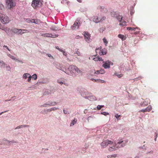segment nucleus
Returning a JSON list of instances; mask_svg holds the SVG:
<instances>
[{"mask_svg": "<svg viewBox=\"0 0 158 158\" xmlns=\"http://www.w3.org/2000/svg\"><path fill=\"white\" fill-rule=\"evenodd\" d=\"M53 64L57 69L73 77L77 76L78 75H81L82 72L81 70L79 69L76 66L73 65H70L68 68V70H67L65 68L63 67L57 62H54Z\"/></svg>", "mask_w": 158, "mask_h": 158, "instance_id": "nucleus-1", "label": "nucleus"}, {"mask_svg": "<svg viewBox=\"0 0 158 158\" xmlns=\"http://www.w3.org/2000/svg\"><path fill=\"white\" fill-rule=\"evenodd\" d=\"M128 140H123L122 139H118L114 141V148L112 147H110L109 148V150L110 151H113L115 150L114 148L116 147L117 148H120L123 147L126 144V143L128 142Z\"/></svg>", "mask_w": 158, "mask_h": 158, "instance_id": "nucleus-2", "label": "nucleus"}, {"mask_svg": "<svg viewBox=\"0 0 158 158\" xmlns=\"http://www.w3.org/2000/svg\"><path fill=\"white\" fill-rule=\"evenodd\" d=\"M6 7L8 9H11L15 6L16 3L14 0H6Z\"/></svg>", "mask_w": 158, "mask_h": 158, "instance_id": "nucleus-3", "label": "nucleus"}, {"mask_svg": "<svg viewBox=\"0 0 158 158\" xmlns=\"http://www.w3.org/2000/svg\"><path fill=\"white\" fill-rule=\"evenodd\" d=\"M0 19L1 22L3 24L8 23L10 21V20L8 16L5 15L1 13L0 14Z\"/></svg>", "mask_w": 158, "mask_h": 158, "instance_id": "nucleus-4", "label": "nucleus"}, {"mask_svg": "<svg viewBox=\"0 0 158 158\" xmlns=\"http://www.w3.org/2000/svg\"><path fill=\"white\" fill-rule=\"evenodd\" d=\"M111 15L112 17L116 18L119 22H121L123 20L122 16L118 13L113 11L111 12Z\"/></svg>", "mask_w": 158, "mask_h": 158, "instance_id": "nucleus-5", "label": "nucleus"}, {"mask_svg": "<svg viewBox=\"0 0 158 158\" xmlns=\"http://www.w3.org/2000/svg\"><path fill=\"white\" fill-rule=\"evenodd\" d=\"M105 17H103L102 18H98L97 16H93L90 18V20L92 21H93L96 23H98L101 22L106 19Z\"/></svg>", "mask_w": 158, "mask_h": 158, "instance_id": "nucleus-6", "label": "nucleus"}, {"mask_svg": "<svg viewBox=\"0 0 158 158\" xmlns=\"http://www.w3.org/2000/svg\"><path fill=\"white\" fill-rule=\"evenodd\" d=\"M42 0H33L31 4L32 6L34 8L40 6L42 4Z\"/></svg>", "mask_w": 158, "mask_h": 158, "instance_id": "nucleus-7", "label": "nucleus"}, {"mask_svg": "<svg viewBox=\"0 0 158 158\" xmlns=\"http://www.w3.org/2000/svg\"><path fill=\"white\" fill-rule=\"evenodd\" d=\"M81 23L80 22L79 20L77 19L74 22L73 25L71 27V28L73 30H75L78 29L80 26Z\"/></svg>", "mask_w": 158, "mask_h": 158, "instance_id": "nucleus-8", "label": "nucleus"}, {"mask_svg": "<svg viewBox=\"0 0 158 158\" xmlns=\"http://www.w3.org/2000/svg\"><path fill=\"white\" fill-rule=\"evenodd\" d=\"M103 64L102 66L105 69H109L110 68V65H112L113 64V63L109 60H107L106 62L103 61Z\"/></svg>", "mask_w": 158, "mask_h": 158, "instance_id": "nucleus-9", "label": "nucleus"}, {"mask_svg": "<svg viewBox=\"0 0 158 158\" xmlns=\"http://www.w3.org/2000/svg\"><path fill=\"white\" fill-rule=\"evenodd\" d=\"M101 49H102L101 47H100L98 48H96V52H97V51L100 50H99V52H98V53L99 54V55L101 56V55H104L106 54V49H104L101 50Z\"/></svg>", "mask_w": 158, "mask_h": 158, "instance_id": "nucleus-10", "label": "nucleus"}, {"mask_svg": "<svg viewBox=\"0 0 158 158\" xmlns=\"http://www.w3.org/2000/svg\"><path fill=\"white\" fill-rule=\"evenodd\" d=\"M49 82L48 79V78H43L41 80H38L37 83H42V84H46Z\"/></svg>", "mask_w": 158, "mask_h": 158, "instance_id": "nucleus-11", "label": "nucleus"}, {"mask_svg": "<svg viewBox=\"0 0 158 158\" xmlns=\"http://www.w3.org/2000/svg\"><path fill=\"white\" fill-rule=\"evenodd\" d=\"M80 93L82 97L87 99L88 98L89 96V93L85 92H80Z\"/></svg>", "mask_w": 158, "mask_h": 158, "instance_id": "nucleus-12", "label": "nucleus"}, {"mask_svg": "<svg viewBox=\"0 0 158 158\" xmlns=\"http://www.w3.org/2000/svg\"><path fill=\"white\" fill-rule=\"evenodd\" d=\"M98 9L100 10V11L103 13H106L107 11V8L103 6H99L98 7Z\"/></svg>", "mask_w": 158, "mask_h": 158, "instance_id": "nucleus-13", "label": "nucleus"}, {"mask_svg": "<svg viewBox=\"0 0 158 158\" xmlns=\"http://www.w3.org/2000/svg\"><path fill=\"white\" fill-rule=\"evenodd\" d=\"M84 33L85 40L88 42H89V41L90 39L89 33L87 32H84Z\"/></svg>", "mask_w": 158, "mask_h": 158, "instance_id": "nucleus-14", "label": "nucleus"}, {"mask_svg": "<svg viewBox=\"0 0 158 158\" xmlns=\"http://www.w3.org/2000/svg\"><path fill=\"white\" fill-rule=\"evenodd\" d=\"M58 103V102H56L54 101H48L47 102V106H54Z\"/></svg>", "mask_w": 158, "mask_h": 158, "instance_id": "nucleus-15", "label": "nucleus"}, {"mask_svg": "<svg viewBox=\"0 0 158 158\" xmlns=\"http://www.w3.org/2000/svg\"><path fill=\"white\" fill-rule=\"evenodd\" d=\"M101 145L102 148H104L106 147L108 145V142H107V140H106L103 141L101 143Z\"/></svg>", "mask_w": 158, "mask_h": 158, "instance_id": "nucleus-16", "label": "nucleus"}, {"mask_svg": "<svg viewBox=\"0 0 158 158\" xmlns=\"http://www.w3.org/2000/svg\"><path fill=\"white\" fill-rule=\"evenodd\" d=\"M87 99L91 101H94L97 100L95 96L93 95L90 96V94L88 98Z\"/></svg>", "mask_w": 158, "mask_h": 158, "instance_id": "nucleus-17", "label": "nucleus"}, {"mask_svg": "<svg viewBox=\"0 0 158 158\" xmlns=\"http://www.w3.org/2000/svg\"><path fill=\"white\" fill-rule=\"evenodd\" d=\"M6 64L2 60H0V67L1 68H4Z\"/></svg>", "mask_w": 158, "mask_h": 158, "instance_id": "nucleus-18", "label": "nucleus"}, {"mask_svg": "<svg viewBox=\"0 0 158 158\" xmlns=\"http://www.w3.org/2000/svg\"><path fill=\"white\" fill-rule=\"evenodd\" d=\"M1 144H2V145L4 144L7 145L10 144V141L7 140H4L2 142Z\"/></svg>", "mask_w": 158, "mask_h": 158, "instance_id": "nucleus-19", "label": "nucleus"}, {"mask_svg": "<svg viewBox=\"0 0 158 158\" xmlns=\"http://www.w3.org/2000/svg\"><path fill=\"white\" fill-rule=\"evenodd\" d=\"M77 120L76 118H74V119L73 120L70 124V126H72L74 125L77 122Z\"/></svg>", "mask_w": 158, "mask_h": 158, "instance_id": "nucleus-20", "label": "nucleus"}, {"mask_svg": "<svg viewBox=\"0 0 158 158\" xmlns=\"http://www.w3.org/2000/svg\"><path fill=\"white\" fill-rule=\"evenodd\" d=\"M50 29L54 31H56L57 30H60L59 29V28L56 27L55 26H52L50 28Z\"/></svg>", "mask_w": 158, "mask_h": 158, "instance_id": "nucleus-21", "label": "nucleus"}, {"mask_svg": "<svg viewBox=\"0 0 158 158\" xmlns=\"http://www.w3.org/2000/svg\"><path fill=\"white\" fill-rule=\"evenodd\" d=\"M58 109H59V108H58L54 107H52L51 108H50V109H48L47 110V111L48 112H50L52 111H55L56 110Z\"/></svg>", "mask_w": 158, "mask_h": 158, "instance_id": "nucleus-22", "label": "nucleus"}, {"mask_svg": "<svg viewBox=\"0 0 158 158\" xmlns=\"http://www.w3.org/2000/svg\"><path fill=\"white\" fill-rule=\"evenodd\" d=\"M118 37L119 38H121L123 40H125L126 38V37L123 35L120 34H119L118 35Z\"/></svg>", "mask_w": 158, "mask_h": 158, "instance_id": "nucleus-23", "label": "nucleus"}, {"mask_svg": "<svg viewBox=\"0 0 158 158\" xmlns=\"http://www.w3.org/2000/svg\"><path fill=\"white\" fill-rule=\"evenodd\" d=\"M91 80L92 81L94 80L95 82H98V81L100 82L101 83H104L105 82V81L104 80H101L100 79H94L93 78H91Z\"/></svg>", "mask_w": 158, "mask_h": 158, "instance_id": "nucleus-24", "label": "nucleus"}, {"mask_svg": "<svg viewBox=\"0 0 158 158\" xmlns=\"http://www.w3.org/2000/svg\"><path fill=\"white\" fill-rule=\"evenodd\" d=\"M57 82L58 83H59L61 85L64 84L66 86H68V84L67 83H65L64 81H60L59 80H57Z\"/></svg>", "mask_w": 158, "mask_h": 158, "instance_id": "nucleus-25", "label": "nucleus"}, {"mask_svg": "<svg viewBox=\"0 0 158 158\" xmlns=\"http://www.w3.org/2000/svg\"><path fill=\"white\" fill-rule=\"evenodd\" d=\"M130 13L131 15H132L135 12L134 10V7L133 6H132L130 8Z\"/></svg>", "mask_w": 158, "mask_h": 158, "instance_id": "nucleus-26", "label": "nucleus"}, {"mask_svg": "<svg viewBox=\"0 0 158 158\" xmlns=\"http://www.w3.org/2000/svg\"><path fill=\"white\" fill-rule=\"evenodd\" d=\"M51 91L50 90H47L45 91L43 93V95H47L51 94Z\"/></svg>", "mask_w": 158, "mask_h": 158, "instance_id": "nucleus-27", "label": "nucleus"}, {"mask_svg": "<svg viewBox=\"0 0 158 158\" xmlns=\"http://www.w3.org/2000/svg\"><path fill=\"white\" fill-rule=\"evenodd\" d=\"M136 29H139V28L138 27L134 28L133 27H127V29L128 30H132V31H135Z\"/></svg>", "mask_w": 158, "mask_h": 158, "instance_id": "nucleus-28", "label": "nucleus"}, {"mask_svg": "<svg viewBox=\"0 0 158 158\" xmlns=\"http://www.w3.org/2000/svg\"><path fill=\"white\" fill-rule=\"evenodd\" d=\"M63 111L64 114H70V112L67 109L65 110L64 109H63Z\"/></svg>", "mask_w": 158, "mask_h": 158, "instance_id": "nucleus-29", "label": "nucleus"}, {"mask_svg": "<svg viewBox=\"0 0 158 158\" xmlns=\"http://www.w3.org/2000/svg\"><path fill=\"white\" fill-rule=\"evenodd\" d=\"M8 56L9 57L11 58L12 60H18V59H16L15 56H13L11 55L10 54H8Z\"/></svg>", "mask_w": 158, "mask_h": 158, "instance_id": "nucleus-30", "label": "nucleus"}, {"mask_svg": "<svg viewBox=\"0 0 158 158\" xmlns=\"http://www.w3.org/2000/svg\"><path fill=\"white\" fill-rule=\"evenodd\" d=\"M29 75L30 74L28 73H25L23 74V77L24 79H26Z\"/></svg>", "mask_w": 158, "mask_h": 158, "instance_id": "nucleus-31", "label": "nucleus"}, {"mask_svg": "<svg viewBox=\"0 0 158 158\" xmlns=\"http://www.w3.org/2000/svg\"><path fill=\"white\" fill-rule=\"evenodd\" d=\"M122 23H120L119 25L122 26H125L126 25V22L124 20H122Z\"/></svg>", "mask_w": 158, "mask_h": 158, "instance_id": "nucleus-32", "label": "nucleus"}, {"mask_svg": "<svg viewBox=\"0 0 158 158\" xmlns=\"http://www.w3.org/2000/svg\"><path fill=\"white\" fill-rule=\"evenodd\" d=\"M4 9V6L1 3H0V11L3 10Z\"/></svg>", "mask_w": 158, "mask_h": 158, "instance_id": "nucleus-33", "label": "nucleus"}, {"mask_svg": "<svg viewBox=\"0 0 158 158\" xmlns=\"http://www.w3.org/2000/svg\"><path fill=\"white\" fill-rule=\"evenodd\" d=\"M32 78L34 79V80H36L37 78V75L35 74H33L32 76Z\"/></svg>", "mask_w": 158, "mask_h": 158, "instance_id": "nucleus-34", "label": "nucleus"}, {"mask_svg": "<svg viewBox=\"0 0 158 158\" xmlns=\"http://www.w3.org/2000/svg\"><path fill=\"white\" fill-rule=\"evenodd\" d=\"M5 68H6L7 71H10V67L9 65H7V64H6V65L5 66Z\"/></svg>", "mask_w": 158, "mask_h": 158, "instance_id": "nucleus-35", "label": "nucleus"}, {"mask_svg": "<svg viewBox=\"0 0 158 158\" xmlns=\"http://www.w3.org/2000/svg\"><path fill=\"white\" fill-rule=\"evenodd\" d=\"M48 35H49L48 33H43L41 34V35L42 36L48 37L49 36Z\"/></svg>", "mask_w": 158, "mask_h": 158, "instance_id": "nucleus-36", "label": "nucleus"}, {"mask_svg": "<svg viewBox=\"0 0 158 158\" xmlns=\"http://www.w3.org/2000/svg\"><path fill=\"white\" fill-rule=\"evenodd\" d=\"M96 60H97V61H98V60L99 61H103V60H102V58L101 57H100L99 56H98L96 58Z\"/></svg>", "mask_w": 158, "mask_h": 158, "instance_id": "nucleus-37", "label": "nucleus"}, {"mask_svg": "<svg viewBox=\"0 0 158 158\" xmlns=\"http://www.w3.org/2000/svg\"><path fill=\"white\" fill-rule=\"evenodd\" d=\"M22 34L23 33H27L29 32V31L27 30L22 29Z\"/></svg>", "mask_w": 158, "mask_h": 158, "instance_id": "nucleus-38", "label": "nucleus"}, {"mask_svg": "<svg viewBox=\"0 0 158 158\" xmlns=\"http://www.w3.org/2000/svg\"><path fill=\"white\" fill-rule=\"evenodd\" d=\"M147 147L145 146V145H143V146H140L139 147V148L140 149H142L143 150H146V149Z\"/></svg>", "mask_w": 158, "mask_h": 158, "instance_id": "nucleus-39", "label": "nucleus"}, {"mask_svg": "<svg viewBox=\"0 0 158 158\" xmlns=\"http://www.w3.org/2000/svg\"><path fill=\"white\" fill-rule=\"evenodd\" d=\"M103 42L105 44V45H106L108 43V41L105 38H104L103 39Z\"/></svg>", "mask_w": 158, "mask_h": 158, "instance_id": "nucleus-40", "label": "nucleus"}, {"mask_svg": "<svg viewBox=\"0 0 158 158\" xmlns=\"http://www.w3.org/2000/svg\"><path fill=\"white\" fill-rule=\"evenodd\" d=\"M24 21L27 22L28 23H30L31 22V20L29 19H24Z\"/></svg>", "mask_w": 158, "mask_h": 158, "instance_id": "nucleus-41", "label": "nucleus"}, {"mask_svg": "<svg viewBox=\"0 0 158 158\" xmlns=\"http://www.w3.org/2000/svg\"><path fill=\"white\" fill-rule=\"evenodd\" d=\"M100 74H103L105 73V71L104 69H102L99 70Z\"/></svg>", "mask_w": 158, "mask_h": 158, "instance_id": "nucleus-42", "label": "nucleus"}, {"mask_svg": "<svg viewBox=\"0 0 158 158\" xmlns=\"http://www.w3.org/2000/svg\"><path fill=\"white\" fill-rule=\"evenodd\" d=\"M103 106H104L103 105H98L97 106V109L98 110H100V109H101V108L102 107H103Z\"/></svg>", "mask_w": 158, "mask_h": 158, "instance_id": "nucleus-43", "label": "nucleus"}, {"mask_svg": "<svg viewBox=\"0 0 158 158\" xmlns=\"http://www.w3.org/2000/svg\"><path fill=\"white\" fill-rule=\"evenodd\" d=\"M146 108L147 109V111H149L151 110V106H149Z\"/></svg>", "mask_w": 158, "mask_h": 158, "instance_id": "nucleus-44", "label": "nucleus"}, {"mask_svg": "<svg viewBox=\"0 0 158 158\" xmlns=\"http://www.w3.org/2000/svg\"><path fill=\"white\" fill-rule=\"evenodd\" d=\"M101 114H103L105 116H106L107 115H108L109 114L108 113L106 112H101Z\"/></svg>", "mask_w": 158, "mask_h": 158, "instance_id": "nucleus-45", "label": "nucleus"}, {"mask_svg": "<svg viewBox=\"0 0 158 158\" xmlns=\"http://www.w3.org/2000/svg\"><path fill=\"white\" fill-rule=\"evenodd\" d=\"M105 30V28L103 27L100 28L99 31L100 33H102Z\"/></svg>", "mask_w": 158, "mask_h": 158, "instance_id": "nucleus-46", "label": "nucleus"}, {"mask_svg": "<svg viewBox=\"0 0 158 158\" xmlns=\"http://www.w3.org/2000/svg\"><path fill=\"white\" fill-rule=\"evenodd\" d=\"M59 35L57 34H52V38H56L58 37V36Z\"/></svg>", "mask_w": 158, "mask_h": 158, "instance_id": "nucleus-47", "label": "nucleus"}, {"mask_svg": "<svg viewBox=\"0 0 158 158\" xmlns=\"http://www.w3.org/2000/svg\"><path fill=\"white\" fill-rule=\"evenodd\" d=\"M22 29H18V31L17 33V34H22Z\"/></svg>", "mask_w": 158, "mask_h": 158, "instance_id": "nucleus-48", "label": "nucleus"}, {"mask_svg": "<svg viewBox=\"0 0 158 158\" xmlns=\"http://www.w3.org/2000/svg\"><path fill=\"white\" fill-rule=\"evenodd\" d=\"M18 31V29L15 28L13 29V31L14 33H17Z\"/></svg>", "mask_w": 158, "mask_h": 158, "instance_id": "nucleus-49", "label": "nucleus"}, {"mask_svg": "<svg viewBox=\"0 0 158 158\" xmlns=\"http://www.w3.org/2000/svg\"><path fill=\"white\" fill-rule=\"evenodd\" d=\"M0 29H2L3 30L6 31H6H8V30H7V28H5L3 27H0Z\"/></svg>", "mask_w": 158, "mask_h": 158, "instance_id": "nucleus-50", "label": "nucleus"}, {"mask_svg": "<svg viewBox=\"0 0 158 158\" xmlns=\"http://www.w3.org/2000/svg\"><path fill=\"white\" fill-rule=\"evenodd\" d=\"M107 140V142H108V144H112L114 143L113 142L111 141H110V140Z\"/></svg>", "mask_w": 158, "mask_h": 158, "instance_id": "nucleus-51", "label": "nucleus"}, {"mask_svg": "<svg viewBox=\"0 0 158 158\" xmlns=\"http://www.w3.org/2000/svg\"><path fill=\"white\" fill-rule=\"evenodd\" d=\"M76 53L78 56H80L81 55L80 52L79 51L78 49L76 51Z\"/></svg>", "mask_w": 158, "mask_h": 158, "instance_id": "nucleus-52", "label": "nucleus"}, {"mask_svg": "<svg viewBox=\"0 0 158 158\" xmlns=\"http://www.w3.org/2000/svg\"><path fill=\"white\" fill-rule=\"evenodd\" d=\"M116 75L118 77L120 78L121 77H122L123 76V74H116Z\"/></svg>", "mask_w": 158, "mask_h": 158, "instance_id": "nucleus-53", "label": "nucleus"}, {"mask_svg": "<svg viewBox=\"0 0 158 158\" xmlns=\"http://www.w3.org/2000/svg\"><path fill=\"white\" fill-rule=\"evenodd\" d=\"M31 23H35V24H37V23H36L35 21V19H31Z\"/></svg>", "mask_w": 158, "mask_h": 158, "instance_id": "nucleus-54", "label": "nucleus"}, {"mask_svg": "<svg viewBox=\"0 0 158 158\" xmlns=\"http://www.w3.org/2000/svg\"><path fill=\"white\" fill-rule=\"evenodd\" d=\"M20 128H23V127H28L29 126L28 125H23L19 126Z\"/></svg>", "mask_w": 158, "mask_h": 158, "instance_id": "nucleus-55", "label": "nucleus"}, {"mask_svg": "<svg viewBox=\"0 0 158 158\" xmlns=\"http://www.w3.org/2000/svg\"><path fill=\"white\" fill-rule=\"evenodd\" d=\"M47 55L49 57H51L52 58L54 59V57L52 56V55L50 54H47Z\"/></svg>", "mask_w": 158, "mask_h": 158, "instance_id": "nucleus-56", "label": "nucleus"}, {"mask_svg": "<svg viewBox=\"0 0 158 158\" xmlns=\"http://www.w3.org/2000/svg\"><path fill=\"white\" fill-rule=\"evenodd\" d=\"M56 49L58 50L60 52H62V51H63V50H62V49H61L59 48V47L58 46H57L56 47Z\"/></svg>", "mask_w": 158, "mask_h": 158, "instance_id": "nucleus-57", "label": "nucleus"}, {"mask_svg": "<svg viewBox=\"0 0 158 158\" xmlns=\"http://www.w3.org/2000/svg\"><path fill=\"white\" fill-rule=\"evenodd\" d=\"M139 111L145 112L147 111V109H146V108H145L144 109H143L140 110Z\"/></svg>", "mask_w": 158, "mask_h": 158, "instance_id": "nucleus-58", "label": "nucleus"}, {"mask_svg": "<svg viewBox=\"0 0 158 158\" xmlns=\"http://www.w3.org/2000/svg\"><path fill=\"white\" fill-rule=\"evenodd\" d=\"M120 116V115H118V114H116L115 115V117L117 118H118Z\"/></svg>", "mask_w": 158, "mask_h": 158, "instance_id": "nucleus-59", "label": "nucleus"}, {"mask_svg": "<svg viewBox=\"0 0 158 158\" xmlns=\"http://www.w3.org/2000/svg\"><path fill=\"white\" fill-rule=\"evenodd\" d=\"M117 156V154H113L111 155V157L115 158Z\"/></svg>", "mask_w": 158, "mask_h": 158, "instance_id": "nucleus-60", "label": "nucleus"}, {"mask_svg": "<svg viewBox=\"0 0 158 158\" xmlns=\"http://www.w3.org/2000/svg\"><path fill=\"white\" fill-rule=\"evenodd\" d=\"M95 56H91V58L94 60L95 61H97V60H96V58H95Z\"/></svg>", "mask_w": 158, "mask_h": 158, "instance_id": "nucleus-61", "label": "nucleus"}, {"mask_svg": "<svg viewBox=\"0 0 158 158\" xmlns=\"http://www.w3.org/2000/svg\"><path fill=\"white\" fill-rule=\"evenodd\" d=\"M46 104H47V103L44 104L43 105L41 106V107H46L47 106V105Z\"/></svg>", "mask_w": 158, "mask_h": 158, "instance_id": "nucleus-62", "label": "nucleus"}, {"mask_svg": "<svg viewBox=\"0 0 158 158\" xmlns=\"http://www.w3.org/2000/svg\"><path fill=\"white\" fill-rule=\"evenodd\" d=\"M94 73L97 74H100L99 70H97L96 72H95Z\"/></svg>", "mask_w": 158, "mask_h": 158, "instance_id": "nucleus-63", "label": "nucleus"}, {"mask_svg": "<svg viewBox=\"0 0 158 158\" xmlns=\"http://www.w3.org/2000/svg\"><path fill=\"white\" fill-rule=\"evenodd\" d=\"M147 105V104L146 102H144L142 104V105L143 106H146Z\"/></svg>", "mask_w": 158, "mask_h": 158, "instance_id": "nucleus-64", "label": "nucleus"}]
</instances>
